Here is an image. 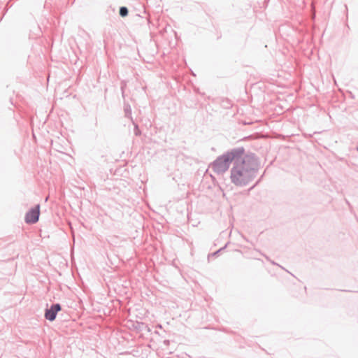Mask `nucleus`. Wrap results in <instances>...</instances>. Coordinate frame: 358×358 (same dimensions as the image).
I'll return each instance as SVG.
<instances>
[{
	"instance_id": "nucleus-5",
	"label": "nucleus",
	"mask_w": 358,
	"mask_h": 358,
	"mask_svg": "<svg viewBox=\"0 0 358 358\" xmlns=\"http://www.w3.org/2000/svg\"><path fill=\"white\" fill-rule=\"evenodd\" d=\"M128 15V9L125 6H122L120 8V15L122 17H126Z\"/></svg>"
},
{
	"instance_id": "nucleus-2",
	"label": "nucleus",
	"mask_w": 358,
	"mask_h": 358,
	"mask_svg": "<svg viewBox=\"0 0 358 358\" xmlns=\"http://www.w3.org/2000/svg\"><path fill=\"white\" fill-rule=\"evenodd\" d=\"M244 153L243 148H238L231 150L229 152L224 153L218 157L211 164L213 170L217 174L226 172L232 162H235L238 155H242Z\"/></svg>"
},
{
	"instance_id": "nucleus-4",
	"label": "nucleus",
	"mask_w": 358,
	"mask_h": 358,
	"mask_svg": "<svg viewBox=\"0 0 358 358\" xmlns=\"http://www.w3.org/2000/svg\"><path fill=\"white\" fill-rule=\"evenodd\" d=\"M62 309L59 303L51 305L50 308H47L45 312V318L50 322L54 321L57 314Z\"/></svg>"
},
{
	"instance_id": "nucleus-10",
	"label": "nucleus",
	"mask_w": 358,
	"mask_h": 358,
	"mask_svg": "<svg viewBox=\"0 0 358 358\" xmlns=\"http://www.w3.org/2000/svg\"><path fill=\"white\" fill-rule=\"evenodd\" d=\"M357 150H358V147H357Z\"/></svg>"
},
{
	"instance_id": "nucleus-8",
	"label": "nucleus",
	"mask_w": 358,
	"mask_h": 358,
	"mask_svg": "<svg viewBox=\"0 0 358 358\" xmlns=\"http://www.w3.org/2000/svg\"><path fill=\"white\" fill-rule=\"evenodd\" d=\"M266 259L268 260L272 264H274V265H278L275 262H274L273 261H271V259H268V257H266Z\"/></svg>"
},
{
	"instance_id": "nucleus-9",
	"label": "nucleus",
	"mask_w": 358,
	"mask_h": 358,
	"mask_svg": "<svg viewBox=\"0 0 358 358\" xmlns=\"http://www.w3.org/2000/svg\"><path fill=\"white\" fill-rule=\"evenodd\" d=\"M222 250V249H220V250H219L216 251L214 254H215V255L217 254V253H218L220 250Z\"/></svg>"
},
{
	"instance_id": "nucleus-3",
	"label": "nucleus",
	"mask_w": 358,
	"mask_h": 358,
	"mask_svg": "<svg viewBox=\"0 0 358 358\" xmlns=\"http://www.w3.org/2000/svg\"><path fill=\"white\" fill-rule=\"evenodd\" d=\"M40 215V205L37 204L34 208H31L25 215L26 223L34 224L38 221Z\"/></svg>"
},
{
	"instance_id": "nucleus-1",
	"label": "nucleus",
	"mask_w": 358,
	"mask_h": 358,
	"mask_svg": "<svg viewBox=\"0 0 358 358\" xmlns=\"http://www.w3.org/2000/svg\"><path fill=\"white\" fill-rule=\"evenodd\" d=\"M260 167L255 154L238 155L231 169V180L236 186H245L257 176Z\"/></svg>"
},
{
	"instance_id": "nucleus-7",
	"label": "nucleus",
	"mask_w": 358,
	"mask_h": 358,
	"mask_svg": "<svg viewBox=\"0 0 358 358\" xmlns=\"http://www.w3.org/2000/svg\"><path fill=\"white\" fill-rule=\"evenodd\" d=\"M134 133L136 136H138L140 134V130L138 129V127L137 124H135L134 127Z\"/></svg>"
},
{
	"instance_id": "nucleus-6",
	"label": "nucleus",
	"mask_w": 358,
	"mask_h": 358,
	"mask_svg": "<svg viewBox=\"0 0 358 358\" xmlns=\"http://www.w3.org/2000/svg\"><path fill=\"white\" fill-rule=\"evenodd\" d=\"M124 112H125V115L127 117L131 116V106L129 105L125 106V107H124Z\"/></svg>"
}]
</instances>
